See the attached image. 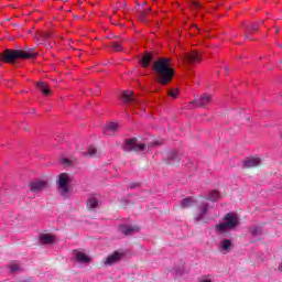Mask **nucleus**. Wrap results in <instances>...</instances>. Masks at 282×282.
<instances>
[{"label": "nucleus", "instance_id": "4468645a", "mask_svg": "<svg viewBox=\"0 0 282 282\" xmlns=\"http://www.w3.org/2000/svg\"><path fill=\"white\" fill-rule=\"evenodd\" d=\"M118 123L117 122H110L108 124H106L105 129H104V133L105 135H113L116 133V131H118Z\"/></svg>", "mask_w": 282, "mask_h": 282}, {"label": "nucleus", "instance_id": "79ce46f5", "mask_svg": "<svg viewBox=\"0 0 282 282\" xmlns=\"http://www.w3.org/2000/svg\"><path fill=\"white\" fill-rule=\"evenodd\" d=\"M278 47H280L282 50V45L278 43Z\"/></svg>", "mask_w": 282, "mask_h": 282}, {"label": "nucleus", "instance_id": "c85d7f7f", "mask_svg": "<svg viewBox=\"0 0 282 282\" xmlns=\"http://www.w3.org/2000/svg\"><path fill=\"white\" fill-rule=\"evenodd\" d=\"M250 232H251V235H254V236L261 235V229H259V228H257V227H252V228L250 229Z\"/></svg>", "mask_w": 282, "mask_h": 282}, {"label": "nucleus", "instance_id": "7ed1b4c3", "mask_svg": "<svg viewBox=\"0 0 282 282\" xmlns=\"http://www.w3.org/2000/svg\"><path fill=\"white\" fill-rule=\"evenodd\" d=\"M239 226V216L237 214L229 213L225 215L224 223L216 225V230L219 232H226V230H232Z\"/></svg>", "mask_w": 282, "mask_h": 282}, {"label": "nucleus", "instance_id": "412c9836", "mask_svg": "<svg viewBox=\"0 0 282 282\" xmlns=\"http://www.w3.org/2000/svg\"><path fill=\"white\" fill-rule=\"evenodd\" d=\"M193 204H195V199H193L191 197H186L182 200L181 207L182 208H191V206H193Z\"/></svg>", "mask_w": 282, "mask_h": 282}, {"label": "nucleus", "instance_id": "2eb2a0df", "mask_svg": "<svg viewBox=\"0 0 282 282\" xmlns=\"http://www.w3.org/2000/svg\"><path fill=\"white\" fill-rule=\"evenodd\" d=\"M40 241L44 246H50V245L54 243V241H56V238L53 235H50V234H42L40 236Z\"/></svg>", "mask_w": 282, "mask_h": 282}, {"label": "nucleus", "instance_id": "f704fd0d", "mask_svg": "<svg viewBox=\"0 0 282 282\" xmlns=\"http://www.w3.org/2000/svg\"><path fill=\"white\" fill-rule=\"evenodd\" d=\"M200 282H213V281H210V280H208V279H204V280H202Z\"/></svg>", "mask_w": 282, "mask_h": 282}, {"label": "nucleus", "instance_id": "39448f33", "mask_svg": "<svg viewBox=\"0 0 282 282\" xmlns=\"http://www.w3.org/2000/svg\"><path fill=\"white\" fill-rule=\"evenodd\" d=\"M121 100L124 105H140L142 99L138 98L132 90H123L121 94Z\"/></svg>", "mask_w": 282, "mask_h": 282}, {"label": "nucleus", "instance_id": "f03ea898", "mask_svg": "<svg viewBox=\"0 0 282 282\" xmlns=\"http://www.w3.org/2000/svg\"><path fill=\"white\" fill-rule=\"evenodd\" d=\"M39 56L37 53H31V52H24L22 50H10L7 48L4 52L0 54V61L2 63H17L19 59H25V58H36Z\"/></svg>", "mask_w": 282, "mask_h": 282}, {"label": "nucleus", "instance_id": "e433bc0d", "mask_svg": "<svg viewBox=\"0 0 282 282\" xmlns=\"http://www.w3.org/2000/svg\"><path fill=\"white\" fill-rule=\"evenodd\" d=\"M245 39H250V35L247 33V34L245 35Z\"/></svg>", "mask_w": 282, "mask_h": 282}, {"label": "nucleus", "instance_id": "bb28decb", "mask_svg": "<svg viewBox=\"0 0 282 282\" xmlns=\"http://www.w3.org/2000/svg\"><path fill=\"white\" fill-rule=\"evenodd\" d=\"M189 8H191V10H199V9H202V3H199V2H192L189 4Z\"/></svg>", "mask_w": 282, "mask_h": 282}, {"label": "nucleus", "instance_id": "4be33fe9", "mask_svg": "<svg viewBox=\"0 0 282 282\" xmlns=\"http://www.w3.org/2000/svg\"><path fill=\"white\" fill-rule=\"evenodd\" d=\"M76 260L79 261L80 263H89L90 261L89 257H87V254L83 252L76 253Z\"/></svg>", "mask_w": 282, "mask_h": 282}, {"label": "nucleus", "instance_id": "f3484780", "mask_svg": "<svg viewBox=\"0 0 282 282\" xmlns=\"http://www.w3.org/2000/svg\"><path fill=\"white\" fill-rule=\"evenodd\" d=\"M37 89L44 94V96H50L52 94V90L50 89V85L45 82H39L37 83Z\"/></svg>", "mask_w": 282, "mask_h": 282}, {"label": "nucleus", "instance_id": "c9c22d12", "mask_svg": "<svg viewBox=\"0 0 282 282\" xmlns=\"http://www.w3.org/2000/svg\"><path fill=\"white\" fill-rule=\"evenodd\" d=\"M135 186H138V184H132L130 185V188H135Z\"/></svg>", "mask_w": 282, "mask_h": 282}, {"label": "nucleus", "instance_id": "a211bd4d", "mask_svg": "<svg viewBox=\"0 0 282 282\" xmlns=\"http://www.w3.org/2000/svg\"><path fill=\"white\" fill-rule=\"evenodd\" d=\"M245 30L249 34H254V32H259V23L252 22L251 24H245Z\"/></svg>", "mask_w": 282, "mask_h": 282}, {"label": "nucleus", "instance_id": "cd10ccee", "mask_svg": "<svg viewBox=\"0 0 282 282\" xmlns=\"http://www.w3.org/2000/svg\"><path fill=\"white\" fill-rule=\"evenodd\" d=\"M61 164H63V166H72V160H69V159H62L61 160Z\"/></svg>", "mask_w": 282, "mask_h": 282}, {"label": "nucleus", "instance_id": "58836bf2", "mask_svg": "<svg viewBox=\"0 0 282 282\" xmlns=\"http://www.w3.org/2000/svg\"><path fill=\"white\" fill-rule=\"evenodd\" d=\"M24 131H30V128H29V127H25V128H24Z\"/></svg>", "mask_w": 282, "mask_h": 282}, {"label": "nucleus", "instance_id": "4c0bfd02", "mask_svg": "<svg viewBox=\"0 0 282 282\" xmlns=\"http://www.w3.org/2000/svg\"><path fill=\"white\" fill-rule=\"evenodd\" d=\"M228 69H230L228 66H225V72H228Z\"/></svg>", "mask_w": 282, "mask_h": 282}, {"label": "nucleus", "instance_id": "9d476101", "mask_svg": "<svg viewBox=\"0 0 282 282\" xmlns=\"http://www.w3.org/2000/svg\"><path fill=\"white\" fill-rule=\"evenodd\" d=\"M183 58L186 63H189V64L199 63L202 61V56H199V53H197V51L185 53Z\"/></svg>", "mask_w": 282, "mask_h": 282}, {"label": "nucleus", "instance_id": "1a4fd4ad", "mask_svg": "<svg viewBox=\"0 0 282 282\" xmlns=\"http://www.w3.org/2000/svg\"><path fill=\"white\" fill-rule=\"evenodd\" d=\"M213 102V97L208 94H204L202 97L196 98L194 101H191V105H195L196 107H206Z\"/></svg>", "mask_w": 282, "mask_h": 282}, {"label": "nucleus", "instance_id": "2f4dec72", "mask_svg": "<svg viewBox=\"0 0 282 282\" xmlns=\"http://www.w3.org/2000/svg\"><path fill=\"white\" fill-rule=\"evenodd\" d=\"M42 36L43 39H50V33H43Z\"/></svg>", "mask_w": 282, "mask_h": 282}, {"label": "nucleus", "instance_id": "473e14b6", "mask_svg": "<svg viewBox=\"0 0 282 282\" xmlns=\"http://www.w3.org/2000/svg\"><path fill=\"white\" fill-rule=\"evenodd\" d=\"M26 52H30L31 54H35V53H34V48H28Z\"/></svg>", "mask_w": 282, "mask_h": 282}, {"label": "nucleus", "instance_id": "20e7f679", "mask_svg": "<svg viewBox=\"0 0 282 282\" xmlns=\"http://www.w3.org/2000/svg\"><path fill=\"white\" fill-rule=\"evenodd\" d=\"M144 149H147V145L144 143L138 142V139L135 138L128 139L123 145V151L127 153H142Z\"/></svg>", "mask_w": 282, "mask_h": 282}, {"label": "nucleus", "instance_id": "72a5a7b5", "mask_svg": "<svg viewBox=\"0 0 282 282\" xmlns=\"http://www.w3.org/2000/svg\"><path fill=\"white\" fill-rule=\"evenodd\" d=\"M279 32H281V28H276L275 34H279Z\"/></svg>", "mask_w": 282, "mask_h": 282}, {"label": "nucleus", "instance_id": "a878e982", "mask_svg": "<svg viewBox=\"0 0 282 282\" xmlns=\"http://www.w3.org/2000/svg\"><path fill=\"white\" fill-rule=\"evenodd\" d=\"M151 8H149L148 10H145V11H141L140 12V20L141 21H144L145 19H147V17H148V14H149V12H151Z\"/></svg>", "mask_w": 282, "mask_h": 282}, {"label": "nucleus", "instance_id": "ddd939ff", "mask_svg": "<svg viewBox=\"0 0 282 282\" xmlns=\"http://www.w3.org/2000/svg\"><path fill=\"white\" fill-rule=\"evenodd\" d=\"M119 230L122 232V235H126V237H129V235H133L135 232H140V227H138V226H124V225H121L119 227Z\"/></svg>", "mask_w": 282, "mask_h": 282}, {"label": "nucleus", "instance_id": "7c9ffc66", "mask_svg": "<svg viewBox=\"0 0 282 282\" xmlns=\"http://www.w3.org/2000/svg\"><path fill=\"white\" fill-rule=\"evenodd\" d=\"M10 269L11 272H17V270H19V267L17 264H12Z\"/></svg>", "mask_w": 282, "mask_h": 282}, {"label": "nucleus", "instance_id": "b1692460", "mask_svg": "<svg viewBox=\"0 0 282 282\" xmlns=\"http://www.w3.org/2000/svg\"><path fill=\"white\" fill-rule=\"evenodd\" d=\"M230 246H232V242H230L229 239H225L220 242V250H230Z\"/></svg>", "mask_w": 282, "mask_h": 282}, {"label": "nucleus", "instance_id": "dca6fc26", "mask_svg": "<svg viewBox=\"0 0 282 282\" xmlns=\"http://www.w3.org/2000/svg\"><path fill=\"white\" fill-rule=\"evenodd\" d=\"M261 159L259 158H250L245 162L246 169H257V166H260Z\"/></svg>", "mask_w": 282, "mask_h": 282}, {"label": "nucleus", "instance_id": "aec40b11", "mask_svg": "<svg viewBox=\"0 0 282 282\" xmlns=\"http://www.w3.org/2000/svg\"><path fill=\"white\" fill-rule=\"evenodd\" d=\"M219 197H221V195L219 194V192H217V191H212L210 193H209V195L206 197V199L208 200V202H217V199H219Z\"/></svg>", "mask_w": 282, "mask_h": 282}, {"label": "nucleus", "instance_id": "a19ab883", "mask_svg": "<svg viewBox=\"0 0 282 282\" xmlns=\"http://www.w3.org/2000/svg\"><path fill=\"white\" fill-rule=\"evenodd\" d=\"M193 28H195V30H199V29L197 28V25H195V24L193 25Z\"/></svg>", "mask_w": 282, "mask_h": 282}, {"label": "nucleus", "instance_id": "393cba45", "mask_svg": "<svg viewBox=\"0 0 282 282\" xmlns=\"http://www.w3.org/2000/svg\"><path fill=\"white\" fill-rule=\"evenodd\" d=\"M111 50L112 52H122V44L120 42H112Z\"/></svg>", "mask_w": 282, "mask_h": 282}, {"label": "nucleus", "instance_id": "6ab92c4d", "mask_svg": "<svg viewBox=\"0 0 282 282\" xmlns=\"http://www.w3.org/2000/svg\"><path fill=\"white\" fill-rule=\"evenodd\" d=\"M97 154H98V150H96V148L94 147H89L86 152L82 153L84 158H96Z\"/></svg>", "mask_w": 282, "mask_h": 282}, {"label": "nucleus", "instance_id": "0eeeda50", "mask_svg": "<svg viewBox=\"0 0 282 282\" xmlns=\"http://www.w3.org/2000/svg\"><path fill=\"white\" fill-rule=\"evenodd\" d=\"M208 213V203L203 202L199 204L197 213L194 216V221H196V224L203 223L206 224V214Z\"/></svg>", "mask_w": 282, "mask_h": 282}, {"label": "nucleus", "instance_id": "423d86ee", "mask_svg": "<svg viewBox=\"0 0 282 282\" xmlns=\"http://www.w3.org/2000/svg\"><path fill=\"white\" fill-rule=\"evenodd\" d=\"M67 184H69V174L67 173L59 174L58 192L61 193V195H63V197H65V195L69 193V186H67Z\"/></svg>", "mask_w": 282, "mask_h": 282}, {"label": "nucleus", "instance_id": "c756f323", "mask_svg": "<svg viewBox=\"0 0 282 282\" xmlns=\"http://www.w3.org/2000/svg\"><path fill=\"white\" fill-rule=\"evenodd\" d=\"M177 94H178L177 89H172L169 91V96H171L172 98H177Z\"/></svg>", "mask_w": 282, "mask_h": 282}, {"label": "nucleus", "instance_id": "6e6552de", "mask_svg": "<svg viewBox=\"0 0 282 282\" xmlns=\"http://www.w3.org/2000/svg\"><path fill=\"white\" fill-rule=\"evenodd\" d=\"M48 184L46 181H33L30 183L31 193H43L47 188Z\"/></svg>", "mask_w": 282, "mask_h": 282}, {"label": "nucleus", "instance_id": "ea45409f", "mask_svg": "<svg viewBox=\"0 0 282 282\" xmlns=\"http://www.w3.org/2000/svg\"><path fill=\"white\" fill-rule=\"evenodd\" d=\"M158 144H162V143H160V142H154V143H153L154 147L158 145Z\"/></svg>", "mask_w": 282, "mask_h": 282}, {"label": "nucleus", "instance_id": "5701e85b", "mask_svg": "<svg viewBox=\"0 0 282 282\" xmlns=\"http://www.w3.org/2000/svg\"><path fill=\"white\" fill-rule=\"evenodd\" d=\"M98 207V199L96 198H89L87 202V208L88 210H94V208Z\"/></svg>", "mask_w": 282, "mask_h": 282}, {"label": "nucleus", "instance_id": "9b49d317", "mask_svg": "<svg viewBox=\"0 0 282 282\" xmlns=\"http://www.w3.org/2000/svg\"><path fill=\"white\" fill-rule=\"evenodd\" d=\"M122 259V253L115 251L112 254L108 256L104 259L105 265H113V263H118Z\"/></svg>", "mask_w": 282, "mask_h": 282}, {"label": "nucleus", "instance_id": "f8f14e48", "mask_svg": "<svg viewBox=\"0 0 282 282\" xmlns=\"http://www.w3.org/2000/svg\"><path fill=\"white\" fill-rule=\"evenodd\" d=\"M153 62V53H144L141 56V59L139 61V64L141 67H143L144 69H147V67H149V65H151V63Z\"/></svg>", "mask_w": 282, "mask_h": 282}, {"label": "nucleus", "instance_id": "f257e3e1", "mask_svg": "<svg viewBox=\"0 0 282 282\" xmlns=\"http://www.w3.org/2000/svg\"><path fill=\"white\" fill-rule=\"evenodd\" d=\"M153 69L158 76V83L169 85L175 76V68L170 57H160L153 63Z\"/></svg>", "mask_w": 282, "mask_h": 282}]
</instances>
